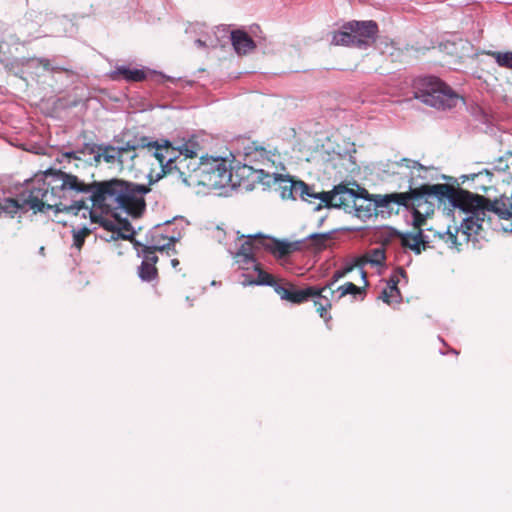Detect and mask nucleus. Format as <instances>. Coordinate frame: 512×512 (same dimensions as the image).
<instances>
[{
  "instance_id": "nucleus-1",
  "label": "nucleus",
  "mask_w": 512,
  "mask_h": 512,
  "mask_svg": "<svg viewBox=\"0 0 512 512\" xmlns=\"http://www.w3.org/2000/svg\"><path fill=\"white\" fill-rule=\"evenodd\" d=\"M75 186L73 194V214L90 215L92 222L96 221L92 207L105 212H112L115 216L125 213L138 217L145 209L144 195L150 191L149 185L138 184L113 178L104 181L86 183L74 175Z\"/></svg>"
},
{
  "instance_id": "nucleus-2",
  "label": "nucleus",
  "mask_w": 512,
  "mask_h": 512,
  "mask_svg": "<svg viewBox=\"0 0 512 512\" xmlns=\"http://www.w3.org/2000/svg\"><path fill=\"white\" fill-rule=\"evenodd\" d=\"M74 175L61 170H46L25 181L18 197L24 210L41 212L54 209L55 212L73 214Z\"/></svg>"
},
{
  "instance_id": "nucleus-3",
  "label": "nucleus",
  "mask_w": 512,
  "mask_h": 512,
  "mask_svg": "<svg viewBox=\"0 0 512 512\" xmlns=\"http://www.w3.org/2000/svg\"><path fill=\"white\" fill-rule=\"evenodd\" d=\"M202 150H204L203 138L199 135H192L177 146H173L169 140H162V178L176 175L186 183L187 179L183 177L182 167L186 166L190 170L187 159L196 157Z\"/></svg>"
},
{
  "instance_id": "nucleus-4",
  "label": "nucleus",
  "mask_w": 512,
  "mask_h": 512,
  "mask_svg": "<svg viewBox=\"0 0 512 512\" xmlns=\"http://www.w3.org/2000/svg\"><path fill=\"white\" fill-rule=\"evenodd\" d=\"M415 99L437 110H450L461 97L445 82L435 76L417 77L412 82Z\"/></svg>"
},
{
  "instance_id": "nucleus-5",
  "label": "nucleus",
  "mask_w": 512,
  "mask_h": 512,
  "mask_svg": "<svg viewBox=\"0 0 512 512\" xmlns=\"http://www.w3.org/2000/svg\"><path fill=\"white\" fill-rule=\"evenodd\" d=\"M189 177L194 184L216 190L226 187L232 178L225 157L200 156V161L190 169Z\"/></svg>"
},
{
  "instance_id": "nucleus-6",
  "label": "nucleus",
  "mask_w": 512,
  "mask_h": 512,
  "mask_svg": "<svg viewBox=\"0 0 512 512\" xmlns=\"http://www.w3.org/2000/svg\"><path fill=\"white\" fill-rule=\"evenodd\" d=\"M113 142L117 145L100 144L98 154L95 156L96 163L103 160L107 164L123 165L126 153L146 147L154 148L153 156L160 161V142L158 140L150 141V139L145 136L129 138V133L123 132L115 136Z\"/></svg>"
},
{
  "instance_id": "nucleus-7",
  "label": "nucleus",
  "mask_w": 512,
  "mask_h": 512,
  "mask_svg": "<svg viewBox=\"0 0 512 512\" xmlns=\"http://www.w3.org/2000/svg\"><path fill=\"white\" fill-rule=\"evenodd\" d=\"M379 33L378 24L373 20H352L344 23L332 33L331 44L335 46L367 49L373 45Z\"/></svg>"
},
{
  "instance_id": "nucleus-8",
  "label": "nucleus",
  "mask_w": 512,
  "mask_h": 512,
  "mask_svg": "<svg viewBox=\"0 0 512 512\" xmlns=\"http://www.w3.org/2000/svg\"><path fill=\"white\" fill-rule=\"evenodd\" d=\"M229 253L239 269L243 271L253 270L257 273L256 277L249 273H243L241 282L243 286H271L276 291V286L280 284L272 274L262 269L258 260V253L252 250L249 242H240L239 247L235 251L229 249Z\"/></svg>"
},
{
  "instance_id": "nucleus-9",
  "label": "nucleus",
  "mask_w": 512,
  "mask_h": 512,
  "mask_svg": "<svg viewBox=\"0 0 512 512\" xmlns=\"http://www.w3.org/2000/svg\"><path fill=\"white\" fill-rule=\"evenodd\" d=\"M275 292L280 296L282 300L289 301L293 304H301L312 300L316 306V311L318 312L319 316L326 323L332 319L329 313V298H327L326 294H323L319 285L307 286L306 288L297 289L292 284H287V286L280 284L276 286Z\"/></svg>"
},
{
  "instance_id": "nucleus-10",
  "label": "nucleus",
  "mask_w": 512,
  "mask_h": 512,
  "mask_svg": "<svg viewBox=\"0 0 512 512\" xmlns=\"http://www.w3.org/2000/svg\"><path fill=\"white\" fill-rule=\"evenodd\" d=\"M240 242H249L253 251L259 254L261 250L270 253L274 258L280 260L288 257L293 252L302 248L304 240L290 242L287 240H279L274 237L263 235L262 233L240 235Z\"/></svg>"
},
{
  "instance_id": "nucleus-11",
  "label": "nucleus",
  "mask_w": 512,
  "mask_h": 512,
  "mask_svg": "<svg viewBox=\"0 0 512 512\" xmlns=\"http://www.w3.org/2000/svg\"><path fill=\"white\" fill-rule=\"evenodd\" d=\"M407 198L403 207L412 210L413 225L420 228L427 217L434 213V202L428 195L425 184L420 187H410L408 192L402 193Z\"/></svg>"
},
{
  "instance_id": "nucleus-12",
  "label": "nucleus",
  "mask_w": 512,
  "mask_h": 512,
  "mask_svg": "<svg viewBox=\"0 0 512 512\" xmlns=\"http://www.w3.org/2000/svg\"><path fill=\"white\" fill-rule=\"evenodd\" d=\"M481 202H484V196L471 192V197L465 199L464 204L458 207L466 213V217L463 218L459 227L460 231L466 236V242L470 240L472 235L478 234L482 228L486 215L483 206H480Z\"/></svg>"
},
{
  "instance_id": "nucleus-13",
  "label": "nucleus",
  "mask_w": 512,
  "mask_h": 512,
  "mask_svg": "<svg viewBox=\"0 0 512 512\" xmlns=\"http://www.w3.org/2000/svg\"><path fill=\"white\" fill-rule=\"evenodd\" d=\"M431 201L438 204L448 202L453 208L464 204L465 199L471 197V192L462 188H455L449 184H425Z\"/></svg>"
},
{
  "instance_id": "nucleus-14",
  "label": "nucleus",
  "mask_w": 512,
  "mask_h": 512,
  "mask_svg": "<svg viewBox=\"0 0 512 512\" xmlns=\"http://www.w3.org/2000/svg\"><path fill=\"white\" fill-rule=\"evenodd\" d=\"M137 255L142 258L141 265L138 267V277L142 282H151L158 277L156 263L158 262L157 252L160 251L158 245H146L139 241L134 243Z\"/></svg>"
},
{
  "instance_id": "nucleus-15",
  "label": "nucleus",
  "mask_w": 512,
  "mask_h": 512,
  "mask_svg": "<svg viewBox=\"0 0 512 512\" xmlns=\"http://www.w3.org/2000/svg\"><path fill=\"white\" fill-rule=\"evenodd\" d=\"M187 225L188 222L182 216H175L162 222V240H168L162 243V255L165 253L171 256L175 253L174 245L182 238Z\"/></svg>"
},
{
  "instance_id": "nucleus-16",
  "label": "nucleus",
  "mask_w": 512,
  "mask_h": 512,
  "mask_svg": "<svg viewBox=\"0 0 512 512\" xmlns=\"http://www.w3.org/2000/svg\"><path fill=\"white\" fill-rule=\"evenodd\" d=\"M361 272V279L363 281L364 287H358L352 282H346L343 285H340L335 290L333 288H330L329 293L331 294V298H329L330 303V309L332 308V302L333 301H339L341 298L345 297L346 295H353L356 297L357 295L361 296V300L364 299L366 296V287L369 286V282L367 280V273L366 271L360 267Z\"/></svg>"
},
{
  "instance_id": "nucleus-17",
  "label": "nucleus",
  "mask_w": 512,
  "mask_h": 512,
  "mask_svg": "<svg viewBox=\"0 0 512 512\" xmlns=\"http://www.w3.org/2000/svg\"><path fill=\"white\" fill-rule=\"evenodd\" d=\"M359 188L357 186V190L350 189L344 184L334 186V208L342 209L346 213H352L356 202L359 201Z\"/></svg>"
},
{
  "instance_id": "nucleus-18",
  "label": "nucleus",
  "mask_w": 512,
  "mask_h": 512,
  "mask_svg": "<svg viewBox=\"0 0 512 512\" xmlns=\"http://www.w3.org/2000/svg\"><path fill=\"white\" fill-rule=\"evenodd\" d=\"M231 44L238 55H246L256 48V43L249 34L241 29H236L230 33Z\"/></svg>"
},
{
  "instance_id": "nucleus-19",
  "label": "nucleus",
  "mask_w": 512,
  "mask_h": 512,
  "mask_svg": "<svg viewBox=\"0 0 512 512\" xmlns=\"http://www.w3.org/2000/svg\"><path fill=\"white\" fill-rule=\"evenodd\" d=\"M109 77L113 81L125 80L126 82H140L146 78L144 69L132 68L127 65H117L110 72Z\"/></svg>"
},
{
  "instance_id": "nucleus-20",
  "label": "nucleus",
  "mask_w": 512,
  "mask_h": 512,
  "mask_svg": "<svg viewBox=\"0 0 512 512\" xmlns=\"http://www.w3.org/2000/svg\"><path fill=\"white\" fill-rule=\"evenodd\" d=\"M358 196L359 201L356 202L353 212L358 218L365 221L372 215H375V203L373 202L372 195L365 188H359Z\"/></svg>"
},
{
  "instance_id": "nucleus-21",
  "label": "nucleus",
  "mask_w": 512,
  "mask_h": 512,
  "mask_svg": "<svg viewBox=\"0 0 512 512\" xmlns=\"http://www.w3.org/2000/svg\"><path fill=\"white\" fill-rule=\"evenodd\" d=\"M480 206H483L485 214L487 212H493L504 220L512 218V204L510 207H507L506 202L502 199L490 201L488 198L484 197V202H481Z\"/></svg>"
},
{
  "instance_id": "nucleus-22",
  "label": "nucleus",
  "mask_w": 512,
  "mask_h": 512,
  "mask_svg": "<svg viewBox=\"0 0 512 512\" xmlns=\"http://www.w3.org/2000/svg\"><path fill=\"white\" fill-rule=\"evenodd\" d=\"M373 202L375 203V215L378 212L383 213L385 208H388L390 204L394 203L399 206H403L405 199L407 198L402 193H391L386 195H372Z\"/></svg>"
},
{
  "instance_id": "nucleus-23",
  "label": "nucleus",
  "mask_w": 512,
  "mask_h": 512,
  "mask_svg": "<svg viewBox=\"0 0 512 512\" xmlns=\"http://www.w3.org/2000/svg\"><path fill=\"white\" fill-rule=\"evenodd\" d=\"M27 66L29 68H39L42 67L44 71L47 72H69L70 69L58 64L55 61V58L49 59L45 57H33L27 61Z\"/></svg>"
},
{
  "instance_id": "nucleus-24",
  "label": "nucleus",
  "mask_w": 512,
  "mask_h": 512,
  "mask_svg": "<svg viewBox=\"0 0 512 512\" xmlns=\"http://www.w3.org/2000/svg\"><path fill=\"white\" fill-rule=\"evenodd\" d=\"M357 266H360L359 259H356L354 262L348 263L341 269L335 271L330 280H328L324 285L320 286L323 294L330 290V288H333L336 282H338L341 278L345 277L348 273L352 272L354 268Z\"/></svg>"
},
{
  "instance_id": "nucleus-25",
  "label": "nucleus",
  "mask_w": 512,
  "mask_h": 512,
  "mask_svg": "<svg viewBox=\"0 0 512 512\" xmlns=\"http://www.w3.org/2000/svg\"><path fill=\"white\" fill-rule=\"evenodd\" d=\"M20 209H23L22 201L17 196L16 199L4 198L0 200V216L5 215L9 218H13Z\"/></svg>"
},
{
  "instance_id": "nucleus-26",
  "label": "nucleus",
  "mask_w": 512,
  "mask_h": 512,
  "mask_svg": "<svg viewBox=\"0 0 512 512\" xmlns=\"http://www.w3.org/2000/svg\"><path fill=\"white\" fill-rule=\"evenodd\" d=\"M386 234H387V236L385 238V241H388L390 238L397 237V238L401 239V245L403 247L411 249L416 254H420L421 253V251H422L421 246L422 245L419 244V242L412 241V244H408V239H411V233L402 234L399 231H397L396 229L389 228L386 231Z\"/></svg>"
},
{
  "instance_id": "nucleus-27",
  "label": "nucleus",
  "mask_w": 512,
  "mask_h": 512,
  "mask_svg": "<svg viewBox=\"0 0 512 512\" xmlns=\"http://www.w3.org/2000/svg\"><path fill=\"white\" fill-rule=\"evenodd\" d=\"M333 231L326 233H312L306 237L305 240H309L310 246L315 251H322L327 248L328 242L333 238Z\"/></svg>"
},
{
  "instance_id": "nucleus-28",
  "label": "nucleus",
  "mask_w": 512,
  "mask_h": 512,
  "mask_svg": "<svg viewBox=\"0 0 512 512\" xmlns=\"http://www.w3.org/2000/svg\"><path fill=\"white\" fill-rule=\"evenodd\" d=\"M100 144L85 143L79 150L65 152L64 156L73 159H80L79 154L84 156H92L95 160V156L98 154Z\"/></svg>"
},
{
  "instance_id": "nucleus-29",
  "label": "nucleus",
  "mask_w": 512,
  "mask_h": 512,
  "mask_svg": "<svg viewBox=\"0 0 512 512\" xmlns=\"http://www.w3.org/2000/svg\"><path fill=\"white\" fill-rule=\"evenodd\" d=\"M266 177L268 178L266 181H264L263 178H261V180L263 181L264 184L269 185L271 179L275 183L279 182L280 188H281V197L283 199H290L291 198V196H292V192L291 191L292 190H291V188L288 185H286V181H293L292 179L284 178L282 175H278V174L270 175L269 173L266 174Z\"/></svg>"
},
{
  "instance_id": "nucleus-30",
  "label": "nucleus",
  "mask_w": 512,
  "mask_h": 512,
  "mask_svg": "<svg viewBox=\"0 0 512 512\" xmlns=\"http://www.w3.org/2000/svg\"><path fill=\"white\" fill-rule=\"evenodd\" d=\"M134 230L131 223L127 219H119L117 226V236H112L114 239L122 238L125 240H132Z\"/></svg>"
},
{
  "instance_id": "nucleus-31",
  "label": "nucleus",
  "mask_w": 512,
  "mask_h": 512,
  "mask_svg": "<svg viewBox=\"0 0 512 512\" xmlns=\"http://www.w3.org/2000/svg\"><path fill=\"white\" fill-rule=\"evenodd\" d=\"M487 55L492 57L500 67L512 69V52L488 51Z\"/></svg>"
},
{
  "instance_id": "nucleus-32",
  "label": "nucleus",
  "mask_w": 512,
  "mask_h": 512,
  "mask_svg": "<svg viewBox=\"0 0 512 512\" xmlns=\"http://www.w3.org/2000/svg\"><path fill=\"white\" fill-rule=\"evenodd\" d=\"M92 230L86 226L82 228H73L72 229V236H73V243L72 247L76 248L77 250H81V248L84 245L85 239L87 236L91 234Z\"/></svg>"
},
{
  "instance_id": "nucleus-33",
  "label": "nucleus",
  "mask_w": 512,
  "mask_h": 512,
  "mask_svg": "<svg viewBox=\"0 0 512 512\" xmlns=\"http://www.w3.org/2000/svg\"><path fill=\"white\" fill-rule=\"evenodd\" d=\"M460 231L459 228H455L454 232L448 228L446 231L443 232H437L436 236H438L439 239H441L445 244L448 245L450 248H456L459 249V243L457 240V234Z\"/></svg>"
},
{
  "instance_id": "nucleus-34",
  "label": "nucleus",
  "mask_w": 512,
  "mask_h": 512,
  "mask_svg": "<svg viewBox=\"0 0 512 512\" xmlns=\"http://www.w3.org/2000/svg\"><path fill=\"white\" fill-rule=\"evenodd\" d=\"M286 185H288L291 188L292 196L290 199H297L303 197V193H306V191L309 190V185L305 182L299 180V181H286Z\"/></svg>"
},
{
  "instance_id": "nucleus-35",
  "label": "nucleus",
  "mask_w": 512,
  "mask_h": 512,
  "mask_svg": "<svg viewBox=\"0 0 512 512\" xmlns=\"http://www.w3.org/2000/svg\"><path fill=\"white\" fill-rule=\"evenodd\" d=\"M381 298L387 304L398 302V299L400 298V290L396 286L388 285L387 288L382 291Z\"/></svg>"
},
{
  "instance_id": "nucleus-36",
  "label": "nucleus",
  "mask_w": 512,
  "mask_h": 512,
  "mask_svg": "<svg viewBox=\"0 0 512 512\" xmlns=\"http://www.w3.org/2000/svg\"><path fill=\"white\" fill-rule=\"evenodd\" d=\"M385 261V251L381 248L372 249L367 262L374 266H381Z\"/></svg>"
},
{
  "instance_id": "nucleus-37",
  "label": "nucleus",
  "mask_w": 512,
  "mask_h": 512,
  "mask_svg": "<svg viewBox=\"0 0 512 512\" xmlns=\"http://www.w3.org/2000/svg\"><path fill=\"white\" fill-rule=\"evenodd\" d=\"M316 197V199H319L322 203H324L327 208H334V188L331 191L318 192Z\"/></svg>"
},
{
  "instance_id": "nucleus-38",
  "label": "nucleus",
  "mask_w": 512,
  "mask_h": 512,
  "mask_svg": "<svg viewBox=\"0 0 512 512\" xmlns=\"http://www.w3.org/2000/svg\"><path fill=\"white\" fill-rule=\"evenodd\" d=\"M406 271L402 267H397L393 273L390 276V279L388 281V285L396 286L398 287V284L400 282V278H406Z\"/></svg>"
},
{
  "instance_id": "nucleus-39",
  "label": "nucleus",
  "mask_w": 512,
  "mask_h": 512,
  "mask_svg": "<svg viewBox=\"0 0 512 512\" xmlns=\"http://www.w3.org/2000/svg\"><path fill=\"white\" fill-rule=\"evenodd\" d=\"M118 220L119 219L114 221V220H110V219L101 218L100 224L106 230L111 231L113 233V236H117Z\"/></svg>"
},
{
  "instance_id": "nucleus-40",
  "label": "nucleus",
  "mask_w": 512,
  "mask_h": 512,
  "mask_svg": "<svg viewBox=\"0 0 512 512\" xmlns=\"http://www.w3.org/2000/svg\"><path fill=\"white\" fill-rule=\"evenodd\" d=\"M411 239L412 241L419 242V244L423 246V249L430 243L428 235H425L422 230H419L416 234L411 233Z\"/></svg>"
},
{
  "instance_id": "nucleus-41",
  "label": "nucleus",
  "mask_w": 512,
  "mask_h": 512,
  "mask_svg": "<svg viewBox=\"0 0 512 512\" xmlns=\"http://www.w3.org/2000/svg\"><path fill=\"white\" fill-rule=\"evenodd\" d=\"M512 158V151L506 152L502 157L498 159L497 169L501 171H506L509 168L508 161Z\"/></svg>"
},
{
  "instance_id": "nucleus-42",
  "label": "nucleus",
  "mask_w": 512,
  "mask_h": 512,
  "mask_svg": "<svg viewBox=\"0 0 512 512\" xmlns=\"http://www.w3.org/2000/svg\"><path fill=\"white\" fill-rule=\"evenodd\" d=\"M317 193L313 190L311 186H309V190L306 191V193H303V197H301L302 200L308 201L309 198L316 199Z\"/></svg>"
},
{
  "instance_id": "nucleus-43",
  "label": "nucleus",
  "mask_w": 512,
  "mask_h": 512,
  "mask_svg": "<svg viewBox=\"0 0 512 512\" xmlns=\"http://www.w3.org/2000/svg\"><path fill=\"white\" fill-rule=\"evenodd\" d=\"M195 44L199 48H205L206 47V43L204 41H202L201 39H196L195 40Z\"/></svg>"
},
{
  "instance_id": "nucleus-44",
  "label": "nucleus",
  "mask_w": 512,
  "mask_h": 512,
  "mask_svg": "<svg viewBox=\"0 0 512 512\" xmlns=\"http://www.w3.org/2000/svg\"><path fill=\"white\" fill-rule=\"evenodd\" d=\"M170 263H171L173 268H176L179 265V261L176 258L171 259Z\"/></svg>"
},
{
  "instance_id": "nucleus-45",
  "label": "nucleus",
  "mask_w": 512,
  "mask_h": 512,
  "mask_svg": "<svg viewBox=\"0 0 512 512\" xmlns=\"http://www.w3.org/2000/svg\"><path fill=\"white\" fill-rule=\"evenodd\" d=\"M251 152H252V148H251V147H247V148H245V150H244L245 155H250V154H251Z\"/></svg>"
},
{
  "instance_id": "nucleus-46",
  "label": "nucleus",
  "mask_w": 512,
  "mask_h": 512,
  "mask_svg": "<svg viewBox=\"0 0 512 512\" xmlns=\"http://www.w3.org/2000/svg\"><path fill=\"white\" fill-rule=\"evenodd\" d=\"M39 254H40V255H42V256H44V255H45V248H44L43 246H41V247L39 248Z\"/></svg>"
},
{
  "instance_id": "nucleus-47",
  "label": "nucleus",
  "mask_w": 512,
  "mask_h": 512,
  "mask_svg": "<svg viewBox=\"0 0 512 512\" xmlns=\"http://www.w3.org/2000/svg\"><path fill=\"white\" fill-rule=\"evenodd\" d=\"M161 78H162V84L164 83L165 80H169V77H167L165 74L162 73L161 75Z\"/></svg>"
},
{
  "instance_id": "nucleus-48",
  "label": "nucleus",
  "mask_w": 512,
  "mask_h": 512,
  "mask_svg": "<svg viewBox=\"0 0 512 512\" xmlns=\"http://www.w3.org/2000/svg\"><path fill=\"white\" fill-rule=\"evenodd\" d=\"M160 180V173L156 174V178H155V181H159Z\"/></svg>"
},
{
  "instance_id": "nucleus-49",
  "label": "nucleus",
  "mask_w": 512,
  "mask_h": 512,
  "mask_svg": "<svg viewBox=\"0 0 512 512\" xmlns=\"http://www.w3.org/2000/svg\"><path fill=\"white\" fill-rule=\"evenodd\" d=\"M414 166H419L420 168H422V165L419 162H414Z\"/></svg>"
},
{
  "instance_id": "nucleus-50",
  "label": "nucleus",
  "mask_w": 512,
  "mask_h": 512,
  "mask_svg": "<svg viewBox=\"0 0 512 512\" xmlns=\"http://www.w3.org/2000/svg\"><path fill=\"white\" fill-rule=\"evenodd\" d=\"M325 294L327 295V298H331V294L329 293V291L325 292Z\"/></svg>"
},
{
  "instance_id": "nucleus-51",
  "label": "nucleus",
  "mask_w": 512,
  "mask_h": 512,
  "mask_svg": "<svg viewBox=\"0 0 512 512\" xmlns=\"http://www.w3.org/2000/svg\"><path fill=\"white\" fill-rule=\"evenodd\" d=\"M321 207H322L321 204H319L316 209L319 210V209H321Z\"/></svg>"
}]
</instances>
